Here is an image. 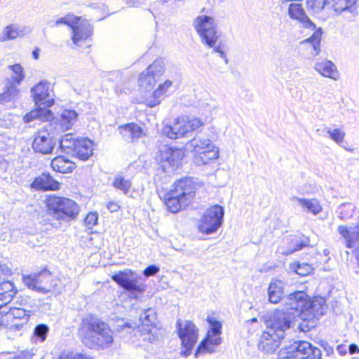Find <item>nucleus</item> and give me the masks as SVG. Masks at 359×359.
I'll use <instances>...</instances> for the list:
<instances>
[{"label":"nucleus","instance_id":"1","mask_svg":"<svg viewBox=\"0 0 359 359\" xmlns=\"http://www.w3.org/2000/svg\"><path fill=\"white\" fill-rule=\"evenodd\" d=\"M82 342L90 348H105L113 343L109 326L97 317L88 315L83 318L78 330Z\"/></svg>","mask_w":359,"mask_h":359},{"label":"nucleus","instance_id":"2","mask_svg":"<svg viewBox=\"0 0 359 359\" xmlns=\"http://www.w3.org/2000/svg\"><path fill=\"white\" fill-rule=\"evenodd\" d=\"M47 214L53 219L61 222H69L75 220L79 213L78 204L69 198L50 196L46 199Z\"/></svg>","mask_w":359,"mask_h":359},{"label":"nucleus","instance_id":"3","mask_svg":"<svg viewBox=\"0 0 359 359\" xmlns=\"http://www.w3.org/2000/svg\"><path fill=\"white\" fill-rule=\"evenodd\" d=\"M185 148L189 151L198 154L195 160L198 165L208 164L210 161L217 158L219 156L218 148L211 143L209 139L201 135H198L189 141Z\"/></svg>","mask_w":359,"mask_h":359},{"label":"nucleus","instance_id":"4","mask_svg":"<svg viewBox=\"0 0 359 359\" xmlns=\"http://www.w3.org/2000/svg\"><path fill=\"white\" fill-rule=\"evenodd\" d=\"M321 351L306 341H296L282 350L278 359H320Z\"/></svg>","mask_w":359,"mask_h":359},{"label":"nucleus","instance_id":"5","mask_svg":"<svg viewBox=\"0 0 359 359\" xmlns=\"http://www.w3.org/2000/svg\"><path fill=\"white\" fill-rule=\"evenodd\" d=\"M203 125L198 118L182 116L178 118L172 126H165L163 133L170 139H177L188 135Z\"/></svg>","mask_w":359,"mask_h":359},{"label":"nucleus","instance_id":"6","mask_svg":"<svg viewBox=\"0 0 359 359\" xmlns=\"http://www.w3.org/2000/svg\"><path fill=\"white\" fill-rule=\"evenodd\" d=\"M193 26L201 36L203 43L208 47L215 46L219 34L216 30V22L213 18L205 15L198 16L194 20Z\"/></svg>","mask_w":359,"mask_h":359},{"label":"nucleus","instance_id":"7","mask_svg":"<svg viewBox=\"0 0 359 359\" xmlns=\"http://www.w3.org/2000/svg\"><path fill=\"white\" fill-rule=\"evenodd\" d=\"M57 282L58 280L54 279L47 269L23 278V283L26 286L42 294L52 292L57 287Z\"/></svg>","mask_w":359,"mask_h":359},{"label":"nucleus","instance_id":"8","mask_svg":"<svg viewBox=\"0 0 359 359\" xmlns=\"http://www.w3.org/2000/svg\"><path fill=\"white\" fill-rule=\"evenodd\" d=\"M325 300L321 297H315L312 300L309 297L308 304L304 312L302 313V322L299 323L301 331L307 332L314 327V319H318L325 311Z\"/></svg>","mask_w":359,"mask_h":359},{"label":"nucleus","instance_id":"9","mask_svg":"<svg viewBox=\"0 0 359 359\" xmlns=\"http://www.w3.org/2000/svg\"><path fill=\"white\" fill-rule=\"evenodd\" d=\"M30 311L6 306L0 310V327L20 330L29 318Z\"/></svg>","mask_w":359,"mask_h":359},{"label":"nucleus","instance_id":"10","mask_svg":"<svg viewBox=\"0 0 359 359\" xmlns=\"http://www.w3.org/2000/svg\"><path fill=\"white\" fill-rule=\"evenodd\" d=\"M295 318V313L284 308L276 309L267 320L266 329L271 330V332H276L285 337L286 331L290 328Z\"/></svg>","mask_w":359,"mask_h":359},{"label":"nucleus","instance_id":"11","mask_svg":"<svg viewBox=\"0 0 359 359\" xmlns=\"http://www.w3.org/2000/svg\"><path fill=\"white\" fill-rule=\"evenodd\" d=\"M177 328L182 346L184 348L181 353L187 357L191 355V351L197 342L198 330L191 321L186 320L182 323L180 320L177 321Z\"/></svg>","mask_w":359,"mask_h":359},{"label":"nucleus","instance_id":"12","mask_svg":"<svg viewBox=\"0 0 359 359\" xmlns=\"http://www.w3.org/2000/svg\"><path fill=\"white\" fill-rule=\"evenodd\" d=\"M207 321L210 326V330L208 332L205 338L200 343L198 346L195 357L198 358L200 354L204 353H212L215 351L214 347L221 344L222 324L213 317L208 316Z\"/></svg>","mask_w":359,"mask_h":359},{"label":"nucleus","instance_id":"13","mask_svg":"<svg viewBox=\"0 0 359 359\" xmlns=\"http://www.w3.org/2000/svg\"><path fill=\"white\" fill-rule=\"evenodd\" d=\"M224 212L222 206L215 205L208 208L200 222L198 230L205 234L217 231L223 222Z\"/></svg>","mask_w":359,"mask_h":359},{"label":"nucleus","instance_id":"14","mask_svg":"<svg viewBox=\"0 0 359 359\" xmlns=\"http://www.w3.org/2000/svg\"><path fill=\"white\" fill-rule=\"evenodd\" d=\"M111 279L120 287L133 294L135 298H137V293L140 294L144 291V286L140 282V278L130 269L118 271L111 276Z\"/></svg>","mask_w":359,"mask_h":359},{"label":"nucleus","instance_id":"15","mask_svg":"<svg viewBox=\"0 0 359 359\" xmlns=\"http://www.w3.org/2000/svg\"><path fill=\"white\" fill-rule=\"evenodd\" d=\"M184 157V152L176 148L163 147L157 156L160 168L165 172L175 171Z\"/></svg>","mask_w":359,"mask_h":359},{"label":"nucleus","instance_id":"16","mask_svg":"<svg viewBox=\"0 0 359 359\" xmlns=\"http://www.w3.org/2000/svg\"><path fill=\"white\" fill-rule=\"evenodd\" d=\"M32 96L37 107L48 109L54 104L52 96L53 89L50 83L46 80H42L31 89Z\"/></svg>","mask_w":359,"mask_h":359},{"label":"nucleus","instance_id":"17","mask_svg":"<svg viewBox=\"0 0 359 359\" xmlns=\"http://www.w3.org/2000/svg\"><path fill=\"white\" fill-rule=\"evenodd\" d=\"M309 296L304 291L299 290L290 293L284 299V309L295 313V317L302 319V313L308 304Z\"/></svg>","mask_w":359,"mask_h":359},{"label":"nucleus","instance_id":"18","mask_svg":"<svg viewBox=\"0 0 359 359\" xmlns=\"http://www.w3.org/2000/svg\"><path fill=\"white\" fill-rule=\"evenodd\" d=\"M55 144L54 137L46 130H41L34 135L32 148L35 152L49 154L52 153Z\"/></svg>","mask_w":359,"mask_h":359},{"label":"nucleus","instance_id":"19","mask_svg":"<svg viewBox=\"0 0 359 359\" xmlns=\"http://www.w3.org/2000/svg\"><path fill=\"white\" fill-rule=\"evenodd\" d=\"M283 337L266 329L261 335L258 344L259 349L266 354H273L281 344Z\"/></svg>","mask_w":359,"mask_h":359},{"label":"nucleus","instance_id":"20","mask_svg":"<svg viewBox=\"0 0 359 359\" xmlns=\"http://www.w3.org/2000/svg\"><path fill=\"white\" fill-rule=\"evenodd\" d=\"M196 189V184L193 180L186 177L179 180L175 184V188L172 190L189 204L195 196Z\"/></svg>","mask_w":359,"mask_h":359},{"label":"nucleus","instance_id":"21","mask_svg":"<svg viewBox=\"0 0 359 359\" xmlns=\"http://www.w3.org/2000/svg\"><path fill=\"white\" fill-rule=\"evenodd\" d=\"M288 15L290 18L297 20L302 27L307 28L311 30H314L316 29V25L306 14L301 4H290L288 8Z\"/></svg>","mask_w":359,"mask_h":359},{"label":"nucleus","instance_id":"22","mask_svg":"<svg viewBox=\"0 0 359 359\" xmlns=\"http://www.w3.org/2000/svg\"><path fill=\"white\" fill-rule=\"evenodd\" d=\"M118 130L123 138L129 142L137 141L143 135L142 128L135 123L120 126Z\"/></svg>","mask_w":359,"mask_h":359},{"label":"nucleus","instance_id":"23","mask_svg":"<svg viewBox=\"0 0 359 359\" xmlns=\"http://www.w3.org/2000/svg\"><path fill=\"white\" fill-rule=\"evenodd\" d=\"M72 28V41L75 44H78L79 41L83 39H86L89 37L93 32V28L87 20H81L78 23H75Z\"/></svg>","mask_w":359,"mask_h":359},{"label":"nucleus","instance_id":"24","mask_svg":"<svg viewBox=\"0 0 359 359\" xmlns=\"http://www.w3.org/2000/svg\"><path fill=\"white\" fill-rule=\"evenodd\" d=\"M32 186L37 189L57 190L60 189L59 182L54 180L49 173H43L36 177Z\"/></svg>","mask_w":359,"mask_h":359},{"label":"nucleus","instance_id":"25","mask_svg":"<svg viewBox=\"0 0 359 359\" xmlns=\"http://www.w3.org/2000/svg\"><path fill=\"white\" fill-rule=\"evenodd\" d=\"M285 283L278 279H272L268 287L269 300L272 304H278L283 299L285 292Z\"/></svg>","mask_w":359,"mask_h":359},{"label":"nucleus","instance_id":"26","mask_svg":"<svg viewBox=\"0 0 359 359\" xmlns=\"http://www.w3.org/2000/svg\"><path fill=\"white\" fill-rule=\"evenodd\" d=\"M93 151V143L88 139H77V143L73 151L81 160H87L92 154Z\"/></svg>","mask_w":359,"mask_h":359},{"label":"nucleus","instance_id":"27","mask_svg":"<svg viewBox=\"0 0 359 359\" xmlns=\"http://www.w3.org/2000/svg\"><path fill=\"white\" fill-rule=\"evenodd\" d=\"M165 203L168 210L172 213L179 212L188 205V203L173 190L170 191L165 196Z\"/></svg>","mask_w":359,"mask_h":359},{"label":"nucleus","instance_id":"28","mask_svg":"<svg viewBox=\"0 0 359 359\" xmlns=\"http://www.w3.org/2000/svg\"><path fill=\"white\" fill-rule=\"evenodd\" d=\"M16 292L12 282L5 281L0 283V310L7 306Z\"/></svg>","mask_w":359,"mask_h":359},{"label":"nucleus","instance_id":"29","mask_svg":"<svg viewBox=\"0 0 359 359\" xmlns=\"http://www.w3.org/2000/svg\"><path fill=\"white\" fill-rule=\"evenodd\" d=\"M53 117L52 111L42 107L32 110L26 114L23 117V121L25 123H29L34 120H40L42 121H48Z\"/></svg>","mask_w":359,"mask_h":359},{"label":"nucleus","instance_id":"30","mask_svg":"<svg viewBox=\"0 0 359 359\" xmlns=\"http://www.w3.org/2000/svg\"><path fill=\"white\" fill-rule=\"evenodd\" d=\"M315 69L322 76L328 77L334 80L338 79V72L334 63L330 60H323L316 62L314 66Z\"/></svg>","mask_w":359,"mask_h":359},{"label":"nucleus","instance_id":"31","mask_svg":"<svg viewBox=\"0 0 359 359\" xmlns=\"http://www.w3.org/2000/svg\"><path fill=\"white\" fill-rule=\"evenodd\" d=\"M51 167L58 172L68 173L72 172L76 168L75 163L63 156H58L51 161Z\"/></svg>","mask_w":359,"mask_h":359},{"label":"nucleus","instance_id":"32","mask_svg":"<svg viewBox=\"0 0 359 359\" xmlns=\"http://www.w3.org/2000/svg\"><path fill=\"white\" fill-rule=\"evenodd\" d=\"M15 82L12 81V79L6 80L4 91L0 94V102H11L18 98L20 90L18 89V86Z\"/></svg>","mask_w":359,"mask_h":359},{"label":"nucleus","instance_id":"33","mask_svg":"<svg viewBox=\"0 0 359 359\" xmlns=\"http://www.w3.org/2000/svg\"><path fill=\"white\" fill-rule=\"evenodd\" d=\"M292 200L297 201L304 211L311 212L313 215H316L322 211V207L316 198L306 199L294 196Z\"/></svg>","mask_w":359,"mask_h":359},{"label":"nucleus","instance_id":"34","mask_svg":"<svg viewBox=\"0 0 359 359\" xmlns=\"http://www.w3.org/2000/svg\"><path fill=\"white\" fill-rule=\"evenodd\" d=\"M77 113L74 110L65 109L62 111L60 118L57 119L62 130L70 129L77 119Z\"/></svg>","mask_w":359,"mask_h":359},{"label":"nucleus","instance_id":"35","mask_svg":"<svg viewBox=\"0 0 359 359\" xmlns=\"http://www.w3.org/2000/svg\"><path fill=\"white\" fill-rule=\"evenodd\" d=\"M140 320L142 321L143 326L147 327L146 331H148L149 334L148 338H144V339L154 342L156 340V337L152 334V330L150 328L156 320V315L154 311L151 309H147L140 315Z\"/></svg>","mask_w":359,"mask_h":359},{"label":"nucleus","instance_id":"36","mask_svg":"<svg viewBox=\"0 0 359 359\" xmlns=\"http://www.w3.org/2000/svg\"><path fill=\"white\" fill-rule=\"evenodd\" d=\"M172 82L170 80L165 81L158 86V88L153 93V98L148 100V105L154 107L161 103L162 97L166 95L168 89L172 86Z\"/></svg>","mask_w":359,"mask_h":359},{"label":"nucleus","instance_id":"37","mask_svg":"<svg viewBox=\"0 0 359 359\" xmlns=\"http://www.w3.org/2000/svg\"><path fill=\"white\" fill-rule=\"evenodd\" d=\"M165 67L164 60L159 58L154 61L147 69L146 72L158 80L165 72Z\"/></svg>","mask_w":359,"mask_h":359},{"label":"nucleus","instance_id":"38","mask_svg":"<svg viewBox=\"0 0 359 359\" xmlns=\"http://www.w3.org/2000/svg\"><path fill=\"white\" fill-rule=\"evenodd\" d=\"M291 243L292 245V248H288L285 252H283V255H289L292 254L294 252L300 250L303 248L309 245V238L304 236H295L292 239Z\"/></svg>","mask_w":359,"mask_h":359},{"label":"nucleus","instance_id":"39","mask_svg":"<svg viewBox=\"0 0 359 359\" xmlns=\"http://www.w3.org/2000/svg\"><path fill=\"white\" fill-rule=\"evenodd\" d=\"M355 207L350 203H342L337 210V217L343 221H346L353 217Z\"/></svg>","mask_w":359,"mask_h":359},{"label":"nucleus","instance_id":"40","mask_svg":"<svg viewBox=\"0 0 359 359\" xmlns=\"http://www.w3.org/2000/svg\"><path fill=\"white\" fill-rule=\"evenodd\" d=\"M77 143L72 134H66L62 136L60 141V147L62 151L69 154L73 152Z\"/></svg>","mask_w":359,"mask_h":359},{"label":"nucleus","instance_id":"41","mask_svg":"<svg viewBox=\"0 0 359 359\" xmlns=\"http://www.w3.org/2000/svg\"><path fill=\"white\" fill-rule=\"evenodd\" d=\"M112 185L115 189L121 191L124 194L127 195L130 192L132 183L122 175H117L114 177Z\"/></svg>","mask_w":359,"mask_h":359},{"label":"nucleus","instance_id":"42","mask_svg":"<svg viewBox=\"0 0 359 359\" xmlns=\"http://www.w3.org/2000/svg\"><path fill=\"white\" fill-rule=\"evenodd\" d=\"M19 27L15 24H11L6 26L2 34L0 35V41H6L17 38L20 34Z\"/></svg>","mask_w":359,"mask_h":359},{"label":"nucleus","instance_id":"43","mask_svg":"<svg viewBox=\"0 0 359 359\" xmlns=\"http://www.w3.org/2000/svg\"><path fill=\"white\" fill-rule=\"evenodd\" d=\"M358 0H333L332 8L334 11L342 12L344 11H353V6Z\"/></svg>","mask_w":359,"mask_h":359},{"label":"nucleus","instance_id":"44","mask_svg":"<svg viewBox=\"0 0 359 359\" xmlns=\"http://www.w3.org/2000/svg\"><path fill=\"white\" fill-rule=\"evenodd\" d=\"M8 68L12 71L13 75L7 79H12V81L20 84L25 78L24 68L20 64L10 65Z\"/></svg>","mask_w":359,"mask_h":359},{"label":"nucleus","instance_id":"45","mask_svg":"<svg viewBox=\"0 0 359 359\" xmlns=\"http://www.w3.org/2000/svg\"><path fill=\"white\" fill-rule=\"evenodd\" d=\"M156 79L147 72H142L139 76V85L145 90H149L156 84Z\"/></svg>","mask_w":359,"mask_h":359},{"label":"nucleus","instance_id":"46","mask_svg":"<svg viewBox=\"0 0 359 359\" xmlns=\"http://www.w3.org/2000/svg\"><path fill=\"white\" fill-rule=\"evenodd\" d=\"M327 133L329 135V137L339 144L341 147L342 146V143L344 142V140L346 135V133L341 128H335L331 130L330 128H326Z\"/></svg>","mask_w":359,"mask_h":359},{"label":"nucleus","instance_id":"47","mask_svg":"<svg viewBox=\"0 0 359 359\" xmlns=\"http://www.w3.org/2000/svg\"><path fill=\"white\" fill-rule=\"evenodd\" d=\"M79 21V18L74 15L73 14H67V15L55 20L52 27H57L62 24L72 27L74 26L75 23H78Z\"/></svg>","mask_w":359,"mask_h":359},{"label":"nucleus","instance_id":"48","mask_svg":"<svg viewBox=\"0 0 359 359\" xmlns=\"http://www.w3.org/2000/svg\"><path fill=\"white\" fill-rule=\"evenodd\" d=\"M321 36L322 30L321 29H318L307 39V41L311 43L314 50L316 51V55H318L320 52Z\"/></svg>","mask_w":359,"mask_h":359},{"label":"nucleus","instance_id":"49","mask_svg":"<svg viewBox=\"0 0 359 359\" xmlns=\"http://www.w3.org/2000/svg\"><path fill=\"white\" fill-rule=\"evenodd\" d=\"M48 330V327L45 324L38 325L34 329V335L35 337L39 338L40 341L43 342L46 339Z\"/></svg>","mask_w":359,"mask_h":359},{"label":"nucleus","instance_id":"50","mask_svg":"<svg viewBox=\"0 0 359 359\" xmlns=\"http://www.w3.org/2000/svg\"><path fill=\"white\" fill-rule=\"evenodd\" d=\"M306 4L314 13H319L325 6V0H306Z\"/></svg>","mask_w":359,"mask_h":359},{"label":"nucleus","instance_id":"51","mask_svg":"<svg viewBox=\"0 0 359 359\" xmlns=\"http://www.w3.org/2000/svg\"><path fill=\"white\" fill-rule=\"evenodd\" d=\"M311 271V267L309 264H299L295 268V272L302 276H304L309 274Z\"/></svg>","mask_w":359,"mask_h":359},{"label":"nucleus","instance_id":"52","mask_svg":"<svg viewBox=\"0 0 359 359\" xmlns=\"http://www.w3.org/2000/svg\"><path fill=\"white\" fill-rule=\"evenodd\" d=\"M97 219L98 215L96 212H90L86 217L84 222L86 225L89 226V227H90L97 224Z\"/></svg>","mask_w":359,"mask_h":359},{"label":"nucleus","instance_id":"53","mask_svg":"<svg viewBox=\"0 0 359 359\" xmlns=\"http://www.w3.org/2000/svg\"><path fill=\"white\" fill-rule=\"evenodd\" d=\"M224 43L220 41L217 45L215 43L212 48L213 52L219 53L220 57L224 59L227 62L226 54L224 50Z\"/></svg>","mask_w":359,"mask_h":359},{"label":"nucleus","instance_id":"54","mask_svg":"<svg viewBox=\"0 0 359 359\" xmlns=\"http://www.w3.org/2000/svg\"><path fill=\"white\" fill-rule=\"evenodd\" d=\"M58 359H92L91 358L82 353L71 352L66 355L60 356Z\"/></svg>","mask_w":359,"mask_h":359},{"label":"nucleus","instance_id":"55","mask_svg":"<svg viewBox=\"0 0 359 359\" xmlns=\"http://www.w3.org/2000/svg\"><path fill=\"white\" fill-rule=\"evenodd\" d=\"M160 271L159 267L156 265H149L143 271V274L145 277H150L156 275Z\"/></svg>","mask_w":359,"mask_h":359},{"label":"nucleus","instance_id":"56","mask_svg":"<svg viewBox=\"0 0 359 359\" xmlns=\"http://www.w3.org/2000/svg\"><path fill=\"white\" fill-rule=\"evenodd\" d=\"M107 208L111 212H117L120 209L119 205L114 201H110L107 204Z\"/></svg>","mask_w":359,"mask_h":359},{"label":"nucleus","instance_id":"57","mask_svg":"<svg viewBox=\"0 0 359 359\" xmlns=\"http://www.w3.org/2000/svg\"><path fill=\"white\" fill-rule=\"evenodd\" d=\"M32 355L27 351H22L13 359H32Z\"/></svg>","mask_w":359,"mask_h":359},{"label":"nucleus","instance_id":"58","mask_svg":"<svg viewBox=\"0 0 359 359\" xmlns=\"http://www.w3.org/2000/svg\"><path fill=\"white\" fill-rule=\"evenodd\" d=\"M350 354H355L359 353V348L356 344H352L348 347Z\"/></svg>","mask_w":359,"mask_h":359},{"label":"nucleus","instance_id":"59","mask_svg":"<svg viewBox=\"0 0 359 359\" xmlns=\"http://www.w3.org/2000/svg\"><path fill=\"white\" fill-rule=\"evenodd\" d=\"M0 271L4 275H9L11 273V270L5 264L0 265Z\"/></svg>","mask_w":359,"mask_h":359},{"label":"nucleus","instance_id":"60","mask_svg":"<svg viewBox=\"0 0 359 359\" xmlns=\"http://www.w3.org/2000/svg\"><path fill=\"white\" fill-rule=\"evenodd\" d=\"M324 350L326 351L327 355H330L333 353L332 347L330 346L327 342H323L322 344Z\"/></svg>","mask_w":359,"mask_h":359},{"label":"nucleus","instance_id":"61","mask_svg":"<svg viewBox=\"0 0 359 359\" xmlns=\"http://www.w3.org/2000/svg\"><path fill=\"white\" fill-rule=\"evenodd\" d=\"M126 4L130 7H137L140 5L139 0H127Z\"/></svg>","mask_w":359,"mask_h":359},{"label":"nucleus","instance_id":"62","mask_svg":"<svg viewBox=\"0 0 359 359\" xmlns=\"http://www.w3.org/2000/svg\"><path fill=\"white\" fill-rule=\"evenodd\" d=\"M337 350L341 355H344L346 353V347L345 346L339 345Z\"/></svg>","mask_w":359,"mask_h":359},{"label":"nucleus","instance_id":"63","mask_svg":"<svg viewBox=\"0 0 359 359\" xmlns=\"http://www.w3.org/2000/svg\"><path fill=\"white\" fill-rule=\"evenodd\" d=\"M39 49H38V48H36L35 50H34L32 51L33 57L36 60H37L39 58Z\"/></svg>","mask_w":359,"mask_h":359},{"label":"nucleus","instance_id":"64","mask_svg":"<svg viewBox=\"0 0 359 359\" xmlns=\"http://www.w3.org/2000/svg\"><path fill=\"white\" fill-rule=\"evenodd\" d=\"M125 327H131L128 323H125Z\"/></svg>","mask_w":359,"mask_h":359}]
</instances>
